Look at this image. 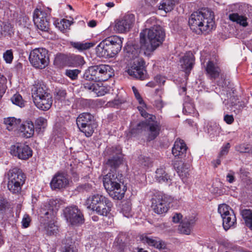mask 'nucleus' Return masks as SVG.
I'll return each mask as SVG.
<instances>
[{
    "label": "nucleus",
    "instance_id": "obj_34",
    "mask_svg": "<svg viewBox=\"0 0 252 252\" xmlns=\"http://www.w3.org/2000/svg\"><path fill=\"white\" fill-rule=\"evenodd\" d=\"M239 178L244 184L249 186L252 184V178L251 177V173L247 169L241 168L237 173Z\"/></svg>",
    "mask_w": 252,
    "mask_h": 252
},
{
    "label": "nucleus",
    "instance_id": "obj_60",
    "mask_svg": "<svg viewBox=\"0 0 252 252\" xmlns=\"http://www.w3.org/2000/svg\"><path fill=\"white\" fill-rule=\"evenodd\" d=\"M223 120L227 124L231 125L234 122V119L232 115L226 114L224 116Z\"/></svg>",
    "mask_w": 252,
    "mask_h": 252
},
{
    "label": "nucleus",
    "instance_id": "obj_9",
    "mask_svg": "<svg viewBox=\"0 0 252 252\" xmlns=\"http://www.w3.org/2000/svg\"><path fill=\"white\" fill-rule=\"evenodd\" d=\"M222 91L224 94L226 92V95L227 97V102H226L225 99L223 101L224 105H229L231 108L230 110L235 114H239L241 113L243 109L246 107V104L244 101L238 100V97L235 95V90H234V88L227 86L225 87Z\"/></svg>",
    "mask_w": 252,
    "mask_h": 252
},
{
    "label": "nucleus",
    "instance_id": "obj_55",
    "mask_svg": "<svg viewBox=\"0 0 252 252\" xmlns=\"http://www.w3.org/2000/svg\"><path fill=\"white\" fill-rule=\"evenodd\" d=\"M92 189V185L89 183H85L79 185L77 188V190L79 192L84 191H89Z\"/></svg>",
    "mask_w": 252,
    "mask_h": 252
},
{
    "label": "nucleus",
    "instance_id": "obj_17",
    "mask_svg": "<svg viewBox=\"0 0 252 252\" xmlns=\"http://www.w3.org/2000/svg\"><path fill=\"white\" fill-rule=\"evenodd\" d=\"M11 154L22 160H27L32 155V151L31 148L24 144H17L11 146Z\"/></svg>",
    "mask_w": 252,
    "mask_h": 252
},
{
    "label": "nucleus",
    "instance_id": "obj_62",
    "mask_svg": "<svg viewBox=\"0 0 252 252\" xmlns=\"http://www.w3.org/2000/svg\"><path fill=\"white\" fill-rule=\"evenodd\" d=\"M226 181L229 183H232L235 181L234 173L232 171H230L227 174Z\"/></svg>",
    "mask_w": 252,
    "mask_h": 252
},
{
    "label": "nucleus",
    "instance_id": "obj_49",
    "mask_svg": "<svg viewBox=\"0 0 252 252\" xmlns=\"http://www.w3.org/2000/svg\"><path fill=\"white\" fill-rule=\"evenodd\" d=\"M80 70L77 69H66L65 74L71 80H75L77 78Z\"/></svg>",
    "mask_w": 252,
    "mask_h": 252
},
{
    "label": "nucleus",
    "instance_id": "obj_32",
    "mask_svg": "<svg viewBox=\"0 0 252 252\" xmlns=\"http://www.w3.org/2000/svg\"><path fill=\"white\" fill-rule=\"evenodd\" d=\"M21 122V119L14 117H8L4 119L3 123L6 128L9 131L16 129Z\"/></svg>",
    "mask_w": 252,
    "mask_h": 252
},
{
    "label": "nucleus",
    "instance_id": "obj_35",
    "mask_svg": "<svg viewBox=\"0 0 252 252\" xmlns=\"http://www.w3.org/2000/svg\"><path fill=\"white\" fill-rule=\"evenodd\" d=\"M178 3V0H162L160 3L159 9L162 10L166 13L170 12Z\"/></svg>",
    "mask_w": 252,
    "mask_h": 252
},
{
    "label": "nucleus",
    "instance_id": "obj_45",
    "mask_svg": "<svg viewBox=\"0 0 252 252\" xmlns=\"http://www.w3.org/2000/svg\"><path fill=\"white\" fill-rule=\"evenodd\" d=\"M12 102L21 108L25 106V101L19 94H15L11 98Z\"/></svg>",
    "mask_w": 252,
    "mask_h": 252
},
{
    "label": "nucleus",
    "instance_id": "obj_59",
    "mask_svg": "<svg viewBox=\"0 0 252 252\" xmlns=\"http://www.w3.org/2000/svg\"><path fill=\"white\" fill-rule=\"evenodd\" d=\"M230 148V143H226L224 145H223L221 147L220 155V156H222L226 155L228 153Z\"/></svg>",
    "mask_w": 252,
    "mask_h": 252
},
{
    "label": "nucleus",
    "instance_id": "obj_15",
    "mask_svg": "<svg viewBox=\"0 0 252 252\" xmlns=\"http://www.w3.org/2000/svg\"><path fill=\"white\" fill-rule=\"evenodd\" d=\"M43 214L45 219L44 228L48 235H54L59 232V226L54 221V215L53 209H49L47 211L43 210Z\"/></svg>",
    "mask_w": 252,
    "mask_h": 252
},
{
    "label": "nucleus",
    "instance_id": "obj_40",
    "mask_svg": "<svg viewBox=\"0 0 252 252\" xmlns=\"http://www.w3.org/2000/svg\"><path fill=\"white\" fill-rule=\"evenodd\" d=\"M148 122L147 121H142L138 123L135 127L130 130L131 135H136L145 131L148 129Z\"/></svg>",
    "mask_w": 252,
    "mask_h": 252
},
{
    "label": "nucleus",
    "instance_id": "obj_13",
    "mask_svg": "<svg viewBox=\"0 0 252 252\" xmlns=\"http://www.w3.org/2000/svg\"><path fill=\"white\" fill-rule=\"evenodd\" d=\"M218 212L222 219V225L225 230L236 224V218L233 211L227 205L222 204L219 206Z\"/></svg>",
    "mask_w": 252,
    "mask_h": 252
},
{
    "label": "nucleus",
    "instance_id": "obj_25",
    "mask_svg": "<svg viewBox=\"0 0 252 252\" xmlns=\"http://www.w3.org/2000/svg\"><path fill=\"white\" fill-rule=\"evenodd\" d=\"M140 239L143 243L146 244L150 246H153L158 249H165L166 248L165 243L161 240L158 241L154 239L153 237L144 235H141Z\"/></svg>",
    "mask_w": 252,
    "mask_h": 252
},
{
    "label": "nucleus",
    "instance_id": "obj_52",
    "mask_svg": "<svg viewBox=\"0 0 252 252\" xmlns=\"http://www.w3.org/2000/svg\"><path fill=\"white\" fill-rule=\"evenodd\" d=\"M66 96V92L63 89H57L55 92V96L56 99L63 100Z\"/></svg>",
    "mask_w": 252,
    "mask_h": 252
},
{
    "label": "nucleus",
    "instance_id": "obj_3",
    "mask_svg": "<svg viewBox=\"0 0 252 252\" xmlns=\"http://www.w3.org/2000/svg\"><path fill=\"white\" fill-rule=\"evenodd\" d=\"M124 38L117 35L107 37L96 47L98 56L104 58H113L122 49Z\"/></svg>",
    "mask_w": 252,
    "mask_h": 252
},
{
    "label": "nucleus",
    "instance_id": "obj_23",
    "mask_svg": "<svg viewBox=\"0 0 252 252\" xmlns=\"http://www.w3.org/2000/svg\"><path fill=\"white\" fill-rule=\"evenodd\" d=\"M187 150L186 144L183 140L177 139L172 148V153L174 156L182 158L185 156Z\"/></svg>",
    "mask_w": 252,
    "mask_h": 252
},
{
    "label": "nucleus",
    "instance_id": "obj_56",
    "mask_svg": "<svg viewBox=\"0 0 252 252\" xmlns=\"http://www.w3.org/2000/svg\"><path fill=\"white\" fill-rule=\"evenodd\" d=\"M139 110L140 112L141 116L144 118L146 119L147 120L146 121L147 122L150 121V120L151 121H154V120L156 119L155 116H153V115L149 114L145 110H141L139 108Z\"/></svg>",
    "mask_w": 252,
    "mask_h": 252
},
{
    "label": "nucleus",
    "instance_id": "obj_5",
    "mask_svg": "<svg viewBox=\"0 0 252 252\" xmlns=\"http://www.w3.org/2000/svg\"><path fill=\"white\" fill-rule=\"evenodd\" d=\"M103 182L105 189L111 197L116 200L123 199L126 189L125 186L122 188L121 181L116 173L111 172L107 174L103 177Z\"/></svg>",
    "mask_w": 252,
    "mask_h": 252
},
{
    "label": "nucleus",
    "instance_id": "obj_41",
    "mask_svg": "<svg viewBox=\"0 0 252 252\" xmlns=\"http://www.w3.org/2000/svg\"><path fill=\"white\" fill-rule=\"evenodd\" d=\"M36 130L38 132H43L47 126V120L42 117L36 119L35 121Z\"/></svg>",
    "mask_w": 252,
    "mask_h": 252
},
{
    "label": "nucleus",
    "instance_id": "obj_27",
    "mask_svg": "<svg viewBox=\"0 0 252 252\" xmlns=\"http://www.w3.org/2000/svg\"><path fill=\"white\" fill-rule=\"evenodd\" d=\"M149 121L148 129L149 130V133L147 138L148 141H151L154 140L159 134L160 130V126L159 123L155 122V120L154 121Z\"/></svg>",
    "mask_w": 252,
    "mask_h": 252
},
{
    "label": "nucleus",
    "instance_id": "obj_36",
    "mask_svg": "<svg viewBox=\"0 0 252 252\" xmlns=\"http://www.w3.org/2000/svg\"><path fill=\"white\" fill-rule=\"evenodd\" d=\"M220 127L215 123H209L206 126V130L210 136L212 138L218 136L220 132Z\"/></svg>",
    "mask_w": 252,
    "mask_h": 252
},
{
    "label": "nucleus",
    "instance_id": "obj_11",
    "mask_svg": "<svg viewBox=\"0 0 252 252\" xmlns=\"http://www.w3.org/2000/svg\"><path fill=\"white\" fill-rule=\"evenodd\" d=\"M29 61L34 67L44 68L49 62L47 51L42 48L33 49L30 52Z\"/></svg>",
    "mask_w": 252,
    "mask_h": 252
},
{
    "label": "nucleus",
    "instance_id": "obj_20",
    "mask_svg": "<svg viewBox=\"0 0 252 252\" xmlns=\"http://www.w3.org/2000/svg\"><path fill=\"white\" fill-rule=\"evenodd\" d=\"M69 184L66 176L63 173L57 172L53 176L50 182V187L52 189L65 188Z\"/></svg>",
    "mask_w": 252,
    "mask_h": 252
},
{
    "label": "nucleus",
    "instance_id": "obj_19",
    "mask_svg": "<svg viewBox=\"0 0 252 252\" xmlns=\"http://www.w3.org/2000/svg\"><path fill=\"white\" fill-rule=\"evenodd\" d=\"M83 85L85 89L94 92L98 96H103L109 91L101 82L84 81Z\"/></svg>",
    "mask_w": 252,
    "mask_h": 252
},
{
    "label": "nucleus",
    "instance_id": "obj_58",
    "mask_svg": "<svg viewBox=\"0 0 252 252\" xmlns=\"http://www.w3.org/2000/svg\"><path fill=\"white\" fill-rule=\"evenodd\" d=\"M156 18L155 17H152L148 19L145 22V27L149 29L154 26H159L156 24Z\"/></svg>",
    "mask_w": 252,
    "mask_h": 252
},
{
    "label": "nucleus",
    "instance_id": "obj_42",
    "mask_svg": "<svg viewBox=\"0 0 252 252\" xmlns=\"http://www.w3.org/2000/svg\"><path fill=\"white\" fill-rule=\"evenodd\" d=\"M137 162L140 166L145 169L151 166L152 163V161L149 157L142 155L138 157Z\"/></svg>",
    "mask_w": 252,
    "mask_h": 252
},
{
    "label": "nucleus",
    "instance_id": "obj_64",
    "mask_svg": "<svg viewBox=\"0 0 252 252\" xmlns=\"http://www.w3.org/2000/svg\"><path fill=\"white\" fill-rule=\"evenodd\" d=\"M7 202L2 197L0 196V210L2 211L5 209L7 206Z\"/></svg>",
    "mask_w": 252,
    "mask_h": 252
},
{
    "label": "nucleus",
    "instance_id": "obj_21",
    "mask_svg": "<svg viewBox=\"0 0 252 252\" xmlns=\"http://www.w3.org/2000/svg\"><path fill=\"white\" fill-rule=\"evenodd\" d=\"M36 106L39 109L43 111L48 110L52 106L53 99L50 94H46L41 97H36L33 100Z\"/></svg>",
    "mask_w": 252,
    "mask_h": 252
},
{
    "label": "nucleus",
    "instance_id": "obj_29",
    "mask_svg": "<svg viewBox=\"0 0 252 252\" xmlns=\"http://www.w3.org/2000/svg\"><path fill=\"white\" fill-rule=\"evenodd\" d=\"M125 56L129 60L137 58L140 53V49L137 45L127 43L124 47Z\"/></svg>",
    "mask_w": 252,
    "mask_h": 252
},
{
    "label": "nucleus",
    "instance_id": "obj_18",
    "mask_svg": "<svg viewBox=\"0 0 252 252\" xmlns=\"http://www.w3.org/2000/svg\"><path fill=\"white\" fill-rule=\"evenodd\" d=\"M135 22V16L128 13L123 18L118 20L115 25V30L120 33L128 32L132 28Z\"/></svg>",
    "mask_w": 252,
    "mask_h": 252
},
{
    "label": "nucleus",
    "instance_id": "obj_44",
    "mask_svg": "<svg viewBox=\"0 0 252 252\" xmlns=\"http://www.w3.org/2000/svg\"><path fill=\"white\" fill-rule=\"evenodd\" d=\"M237 151L241 153H248L252 154V146L248 144H241L235 147Z\"/></svg>",
    "mask_w": 252,
    "mask_h": 252
},
{
    "label": "nucleus",
    "instance_id": "obj_31",
    "mask_svg": "<svg viewBox=\"0 0 252 252\" xmlns=\"http://www.w3.org/2000/svg\"><path fill=\"white\" fill-rule=\"evenodd\" d=\"M194 222V219H190L182 222L178 227L179 232L182 234L189 235L191 232V228Z\"/></svg>",
    "mask_w": 252,
    "mask_h": 252
},
{
    "label": "nucleus",
    "instance_id": "obj_39",
    "mask_svg": "<svg viewBox=\"0 0 252 252\" xmlns=\"http://www.w3.org/2000/svg\"><path fill=\"white\" fill-rule=\"evenodd\" d=\"M123 158L121 155L113 156L108 159L106 164L110 166L112 169H115L118 168L122 163Z\"/></svg>",
    "mask_w": 252,
    "mask_h": 252
},
{
    "label": "nucleus",
    "instance_id": "obj_48",
    "mask_svg": "<svg viewBox=\"0 0 252 252\" xmlns=\"http://www.w3.org/2000/svg\"><path fill=\"white\" fill-rule=\"evenodd\" d=\"M4 61L7 63H11L13 60V51L12 49L5 51L3 54Z\"/></svg>",
    "mask_w": 252,
    "mask_h": 252
},
{
    "label": "nucleus",
    "instance_id": "obj_51",
    "mask_svg": "<svg viewBox=\"0 0 252 252\" xmlns=\"http://www.w3.org/2000/svg\"><path fill=\"white\" fill-rule=\"evenodd\" d=\"M125 102L124 99L120 98H115L111 101H109L107 103L108 107L118 108L120 105L124 103Z\"/></svg>",
    "mask_w": 252,
    "mask_h": 252
},
{
    "label": "nucleus",
    "instance_id": "obj_16",
    "mask_svg": "<svg viewBox=\"0 0 252 252\" xmlns=\"http://www.w3.org/2000/svg\"><path fill=\"white\" fill-rule=\"evenodd\" d=\"M145 62L142 59L134 61L131 66L127 69L128 74L134 78L144 80L147 77V72L145 67Z\"/></svg>",
    "mask_w": 252,
    "mask_h": 252
},
{
    "label": "nucleus",
    "instance_id": "obj_2",
    "mask_svg": "<svg viewBox=\"0 0 252 252\" xmlns=\"http://www.w3.org/2000/svg\"><path fill=\"white\" fill-rule=\"evenodd\" d=\"M164 32L161 26H154L143 30L140 33V49L149 54L164 40Z\"/></svg>",
    "mask_w": 252,
    "mask_h": 252
},
{
    "label": "nucleus",
    "instance_id": "obj_63",
    "mask_svg": "<svg viewBox=\"0 0 252 252\" xmlns=\"http://www.w3.org/2000/svg\"><path fill=\"white\" fill-rule=\"evenodd\" d=\"M182 215L181 213H175L172 217V221L174 223H179L182 219Z\"/></svg>",
    "mask_w": 252,
    "mask_h": 252
},
{
    "label": "nucleus",
    "instance_id": "obj_61",
    "mask_svg": "<svg viewBox=\"0 0 252 252\" xmlns=\"http://www.w3.org/2000/svg\"><path fill=\"white\" fill-rule=\"evenodd\" d=\"M133 93L135 95V97L138 100L139 103L142 104L143 102V100L141 97L140 94L139 93L138 90L135 87H132V88Z\"/></svg>",
    "mask_w": 252,
    "mask_h": 252
},
{
    "label": "nucleus",
    "instance_id": "obj_24",
    "mask_svg": "<svg viewBox=\"0 0 252 252\" xmlns=\"http://www.w3.org/2000/svg\"><path fill=\"white\" fill-rule=\"evenodd\" d=\"M194 62V57L190 52L186 53L180 60L181 66L186 73L190 72L192 68Z\"/></svg>",
    "mask_w": 252,
    "mask_h": 252
},
{
    "label": "nucleus",
    "instance_id": "obj_53",
    "mask_svg": "<svg viewBox=\"0 0 252 252\" xmlns=\"http://www.w3.org/2000/svg\"><path fill=\"white\" fill-rule=\"evenodd\" d=\"M31 218L28 214H25L23 217L21 224L23 228H27L30 226L31 223Z\"/></svg>",
    "mask_w": 252,
    "mask_h": 252
},
{
    "label": "nucleus",
    "instance_id": "obj_4",
    "mask_svg": "<svg viewBox=\"0 0 252 252\" xmlns=\"http://www.w3.org/2000/svg\"><path fill=\"white\" fill-rule=\"evenodd\" d=\"M114 75L112 67L106 64L90 66L83 75L85 81L102 82L107 81Z\"/></svg>",
    "mask_w": 252,
    "mask_h": 252
},
{
    "label": "nucleus",
    "instance_id": "obj_28",
    "mask_svg": "<svg viewBox=\"0 0 252 252\" xmlns=\"http://www.w3.org/2000/svg\"><path fill=\"white\" fill-rule=\"evenodd\" d=\"M155 179L158 183H165L169 185L171 184L170 176L165 171L164 168H158L155 172Z\"/></svg>",
    "mask_w": 252,
    "mask_h": 252
},
{
    "label": "nucleus",
    "instance_id": "obj_26",
    "mask_svg": "<svg viewBox=\"0 0 252 252\" xmlns=\"http://www.w3.org/2000/svg\"><path fill=\"white\" fill-rule=\"evenodd\" d=\"M22 136L26 138L32 137L34 132V126L31 121H26L23 123L20 128Z\"/></svg>",
    "mask_w": 252,
    "mask_h": 252
},
{
    "label": "nucleus",
    "instance_id": "obj_6",
    "mask_svg": "<svg viewBox=\"0 0 252 252\" xmlns=\"http://www.w3.org/2000/svg\"><path fill=\"white\" fill-rule=\"evenodd\" d=\"M88 208L99 215L109 216L113 203L106 197L98 194L90 196L87 200Z\"/></svg>",
    "mask_w": 252,
    "mask_h": 252
},
{
    "label": "nucleus",
    "instance_id": "obj_1",
    "mask_svg": "<svg viewBox=\"0 0 252 252\" xmlns=\"http://www.w3.org/2000/svg\"><path fill=\"white\" fill-rule=\"evenodd\" d=\"M213 12L208 8L193 12L189 20L190 29L198 34L208 33L215 27Z\"/></svg>",
    "mask_w": 252,
    "mask_h": 252
},
{
    "label": "nucleus",
    "instance_id": "obj_7",
    "mask_svg": "<svg viewBox=\"0 0 252 252\" xmlns=\"http://www.w3.org/2000/svg\"><path fill=\"white\" fill-rule=\"evenodd\" d=\"M7 175L8 189L13 193H20L26 179L25 174L19 168L14 167L9 169Z\"/></svg>",
    "mask_w": 252,
    "mask_h": 252
},
{
    "label": "nucleus",
    "instance_id": "obj_12",
    "mask_svg": "<svg viewBox=\"0 0 252 252\" xmlns=\"http://www.w3.org/2000/svg\"><path fill=\"white\" fill-rule=\"evenodd\" d=\"M168 197L162 192L155 191L152 198V207L157 214L166 213L169 209Z\"/></svg>",
    "mask_w": 252,
    "mask_h": 252
},
{
    "label": "nucleus",
    "instance_id": "obj_22",
    "mask_svg": "<svg viewBox=\"0 0 252 252\" xmlns=\"http://www.w3.org/2000/svg\"><path fill=\"white\" fill-rule=\"evenodd\" d=\"M205 71L210 79H215L219 77L221 69L217 63L209 61L206 63Z\"/></svg>",
    "mask_w": 252,
    "mask_h": 252
},
{
    "label": "nucleus",
    "instance_id": "obj_50",
    "mask_svg": "<svg viewBox=\"0 0 252 252\" xmlns=\"http://www.w3.org/2000/svg\"><path fill=\"white\" fill-rule=\"evenodd\" d=\"M71 25V21L65 19H63L60 23H58V27L61 31H64L68 29Z\"/></svg>",
    "mask_w": 252,
    "mask_h": 252
},
{
    "label": "nucleus",
    "instance_id": "obj_46",
    "mask_svg": "<svg viewBox=\"0 0 252 252\" xmlns=\"http://www.w3.org/2000/svg\"><path fill=\"white\" fill-rule=\"evenodd\" d=\"M72 64L74 66L83 65L85 63L83 57L80 55H72L70 57Z\"/></svg>",
    "mask_w": 252,
    "mask_h": 252
},
{
    "label": "nucleus",
    "instance_id": "obj_37",
    "mask_svg": "<svg viewBox=\"0 0 252 252\" xmlns=\"http://www.w3.org/2000/svg\"><path fill=\"white\" fill-rule=\"evenodd\" d=\"M70 44L73 48L80 52L89 49L94 45L93 42H71Z\"/></svg>",
    "mask_w": 252,
    "mask_h": 252
},
{
    "label": "nucleus",
    "instance_id": "obj_8",
    "mask_svg": "<svg viewBox=\"0 0 252 252\" xmlns=\"http://www.w3.org/2000/svg\"><path fill=\"white\" fill-rule=\"evenodd\" d=\"M51 10L49 8L35 9L33 12V21L37 29L42 32L49 30L51 20Z\"/></svg>",
    "mask_w": 252,
    "mask_h": 252
},
{
    "label": "nucleus",
    "instance_id": "obj_14",
    "mask_svg": "<svg viewBox=\"0 0 252 252\" xmlns=\"http://www.w3.org/2000/svg\"><path fill=\"white\" fill-rule=\"evenodd\" d=\"M93 118V116L90 113H83L80 114L76 119L78 128L87 137L91 136L94 132L92 126Z\"/></svg>",
    "mask_w": 252,
    "mask_h": 252
},
{
    "label": "nucleus",
    "instance_id": "obj_30",
    "mask_svg": "<svg viewBox=\"0 0 252 252\" xmlns=\"http://www.w3.org/2000/svg\"><path fill=\"white\" fill-rule=\"evenodd\" d=\"M32 97L33 100L36 97H41L45 95L46 94H49L48 93L45 86L41 83H35L32 89Z\"/></svg>",
    "mask_w": 252,
    "mask_h": 252
},
{
    "label": "nucleus",
    "instance_id": "obj_54",
    "mask_svg": "<svg viewBox=\"0 0 252 252\" xmlns=\"http://www.w3.org/2000/svg\"><path fill=\"white\" fill-rule=\"evenodd\" d=\"M6 81V78L3 75H0V98L1 97L2 94L5 93Z\"/></svg>",
    "mask_w": 252,
    "mask_h": 252
},
{
    "label": "nucleus",
    "instance_id": "obj_47",
    "mask_svg": "<svg viewBox=\"0 0 252 252\" xmlns=\"http://www.w3.org/2000/svg\"><path fill=\"white\" fill-rule=\"evenodd\" d=\"M122 212L123 215L126 218L132 216L131 207L129 202H126L122 205Z\"/></svg>",
    "mask_w": 252,
    "mask_h": 252
},
{
    "label": "nucleus",
    "instance_id": "obj_10",
    "mask_svg": "<svg viewBox=\"0 0 252 252\" xmlns=\"http://www.w3.org/2000/svg\"><path fill=\"white\" fill-rule=\"evenodd\" d=\"M63 215L66 221L72 226H79L85 222L83 213L75 205L65 207L63 210Z\"/></svg>",
    "mask_w": 252,
    "mask_h": 252
},
{
    "label": "nucleus",
    "instance_id": "obj_33",
    "mask_svg": "<svg viewBox=\"0 0 252 252\" xmlns=\"http://www.w3.org/2000/svg\"><path fill=\"white\" fill-rule=\"evenodd\" d=\"M230 20L236 22L240 25L246 27L248 26L247 18L246 16L240 15L237 13H233L229 15Z\"/></svg>",
    "mask_w": 252,
    "mask_h": 252
},
{
    "label": "nucleus",
    "instance_id": "obj_38",
    "mask_svg": "<svg viewBox=\"0 0 252 252\" xmlns=\"http://www.w3.org/2000/svg\"><path fill=\"white\" fill-rule=\"evenodd\" d=\"M241 215L245 220V225L252 230V210L244 209L241 211Z\"/></svg>",
    "mask_w": 252,
    "mask_h": 252
},
{
    "label": "nucleus",
    "instance_id": "obj_43",
    "mask_svg": "<svg viewBox=\"0 0 252 252\" xmlns=\"http://www.w3.org/2000/svg\"><path fill=\"white\" fill-rule=\"evenodd\" d=\"M74 244L70 240H66L65 245L62 248L61 252H77Z\"/></svg>",
    "mask_w": 252,
    "mask_h": 252
},
{
    "label": "nucleus",
    "instance_id": "obj_57",
    "mask_svg": "<svg viewBox=\"0 0 252 252\" xmlns=\"http://www.w3.org/2000/svg\"><path fill=\"white\" fill-rule=\"evenodd\" d=\"M66 57L64 55L60 54L57 55L55 59V63L59 65H63L64 64Z\"/></svg>",
    "mask_w": 252,
    "mask_h": 252
}]
</instances>
